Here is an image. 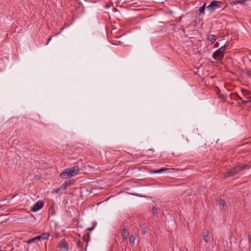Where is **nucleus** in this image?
Instances as JSON below:
<instances>
[{"mask_svg":"<svg viewBox=\"0 0 251 251\" xmlns=\"http://www.w3.org/2000/svg\"><path fill=\"white\" fill-rule=\"evenodd\" d=\"M141 229L142 233L143 234H146L147 232V227L145 225L140 226Z\"/></svg>","mask_w":251,"mask_h":251,"instance_id":"nucleus-17","label":"nucleus"},{"mask_svg":"<svg viewBox=\"0 0 251 251\" xmlns=\"http://www.w3.org/2000/svg\"><path fill=\"white\" fill-rule=\"evenodd\" d=\"M218 96L219 98H221L223 100H226V97L224 96L223 94H218Z\"/></svg>","mask_w":251,"mask_h":251,"instance_id":"nucleus-23","label":"nucleus"},{"mask_svg":"<svg viewBox=\"0 0 251 251\" xmlns=\"http://www.w3.org/2000/svg\"><path fill=\"white\" fill-rule=\"evenodd\" d=\"M92 225H93V227L94 228L96 226V225H97V222H95V221H94L92 223Z\"/></svg>","mask_w":251,"mask_h":251,"instance_id":"nucleus-29","label":"nucleus"},{"mask_svg":"<svg viewBox=\"0 0 251 251\" xmlns=\"http://www.w3.org/2000/svg\"><path fill=\"white\" fill-rule=\"evenodd\" d=\"M247 167L246 165H239L237 166L232 169H231L229 171L227 172L225 175V177H228L231 176H233V175L237 174L239 173L240 171L244 170L246 169Z\"/></svg>","mask_w":251,"mask_h":251,"instance_id":"nucleus-3","label":"nucleus"},{"mask_svg":"<svg viewBox=\"0 0 251 251\" xmlns=\"http://www.w3.org/2000/svg\"><path fill=\"white\" fill-rule=\"evenodd\" d=\"M247 100H248V103H251V97H248L247 98Z\"/></svg>","mask_w":251,"mask_h":251,"instance_id":"nucleus-28","label":"nucleus"},{"mask_svg":"<svg viewBox=\"0 0 251 251\" xmlns=\"http://www.w3.org/2000/svg\"><path fill=\"white\" fill-rule=\"evenodd\" d=\"M67 187H68L67 184H66L65 183V182H64V183H63V184H62V185L59 187V189H61V190H65V189L67 188Z\"/></svg>","mask_w":251,"mask_h":251,"instance_id":"nucleus-21","label":"nucleus"},{"mask_svg":"<svg viewBox=\"0 0 251 251\" xmlns=\"http://www.w3.org/2000/svg\"><path fill=\"white\" fill-rule=\"evenodd\" d=\"M207 39L213 44L216 40V36L212 34H208Z\"/></svg>","mask_w":251,"mask_h":251,"instance_id":"nucleus-12","label":"nucleus"},{"mask_svg":"<svg viewBox=\"0 0 251 251\" xmlns=\"http://www.w3.org/2000/svg\"><path fill=\"white\" fill-rule=\"evenodd\" d=\"M68 169L69 170L70 176H74L77 175L79 171V167L77 165H75L72 168H68Z\"/></svg>","mask_w":251,"mask_h":251,"instance_id":"nucleus-7","label":"nucleus"},{"mask_svg":"<svg viewBox=\"0 0 251 251\" xmlns=\"http://www.w3.org/2000/svg\"><path fill=\"white\" fill-rule=\"evenodd\" d=\"M94 228L92 226V227H89V228H87V230H89V231H91L93 230Z\"/></svg>","mask_w":251,"mask_h":251,"instance_id":"nucleus-31","label":"nucleus"},{"mask_svg":"<svg viewBox=\"0 0 251 251\" xmlns=\"http://www.w3.org/2000/svg\"><path fill=\"white\" fill-rule=\"evenodd\" d=\"M230 97L231 99L236 100L237 99L239 100H242V98L237 93H231Z\"/></svg>","mask_w":251,"mask_h":251,"instance_id":"nucleus-14","label":"nucleus"},{"mask_svg":"<svg viewBox=\"0 0 251 251\" xmlns=\"http://www.w3.org/2000/svg\"><path fill=\"white\" fill-rule=\"evenodd\" d=\"M226 49V46L224 45L217 50L212 54V57L215 60L221 61L224 58V54Z\"/></svg>","mask_w":251,"mask_h":251,"instance_id":"nucleus-1","label":"nucleus"},{"mask_svg":"<svg viewBox=\"0 0 251 251\" xmlns=\"http://www.w3.org/2000/svg\"><path fill=\"white\" fill-rule=\"evenodd\" d=\"M59 176L61 178L63 179H67L70 177H72L70 176L69 170L68 169H65L62 173H61Z\"/></svg>","mask_w":251,"mask_h":251,"instance_id":"nucleus-9","label":"nucleus"},{"mask_svg":"<svg viewBox=\"0 0 251 251\" xmlns=\"http://www.w3.org/2000/svg\"><path fill=\"white\" fill-rule=\"evenodd\" d=\"M44 202L42 201H39L36 202L31 207V210L33 212L37 211L41 209L44 206Z\"/></svg>","mask_w":251,"mask_h":251,"instance_id":"nucleus-6","label":"nucleus"},{"mask_svg":"<svg viewBox=\"0 0 251 251\" xmlns=\"http://www.w3.org/2000/svg\"><path fill=\"white\" fill-rule=\"evenodd\" d=\"M152 213L154 215H155L158 213L157 209L154 206L152 207Z\"/></svg>","mask_w":251,"mask_h":251,"instance_id":"nucleus-24","label":"nucleus"},{"mask_svg":"<svg viewBox=\"0 0 251 251\" xmlns=\"http://www.w3.org/2000/svg\"><path fill=\"white\" fill-rule=\"evenodd\" d=\"M60 190H61V189H59V188H58V189H56L55 190L56 193H58L59 191Z\"/></svg>","mask_w":251,"mask_h":251,"instance_id":"nucleus-33","label":"nucleus"},{"mask_svg":"<svg viewBox=\"0 0 251 251\" xmlns=\"http://www.w3.org/2000/svg\"><path fill=\"white\" fill-rule=\"evenodd\" d=\"M136 237L134 235L130 236L129 240V244L131 245H133L134 244L135 240Z\"/></svg>","mask_w":251,"mask_h":251,"instance_id":"nucleus-19","label":"nucleus"},{"mask_svg":"<svg viewBox=\"0 0 251 251\" xmlns=\"http://www.w3.org/2000/svg\"><path fill=\"white\" fill-rule=\"evenodd\" d=\"M83 241L85 242H86V245L85 246V247L84 248V251H87V247L88 246V243L90 241V233H87L85 234H84L82 237Z\"/></svg>","mask_w":251,"mask_h":251,"instance_id":"nucleus-8","label":"nucleus"},{"mask_svg":"<svg viewBox=\"0 0 251 251\" xmlns=\"http://www.w3.org/2000/svg\"><path fill=\"white\" fill-rule=\"evenodd\" d=\"M64 27H62V28H61L60 30V31H59L57 33H56L55 35H53V36H50V37L48 39V41H47V43L46 45H48V43H49V42L51 40V38H52V37L53 36H57V35H58L60 34L61 33V32L63 31V30L64 29Z\"/></svg>","mask_w":251,"mask_h":251,"instance_id":"nucleus-18","label":"nucleus"},{"mask_svg":"<svg viewBox=\"0 0 251 251\" xmlns=\"http://www.w3.org/2000/svg\"><path fill=\"white\" fill-rule=\"evenodd\" d=\"M215 47H218L219 46V43L218 42H216L215 44V45H214Z\"/></svg>","mask_w":251,"mask_h":251,"instance_id":"nucleus-32","label":"nucleus"},{"mask_svg":"<svg viewBox=\"0 0 251 251\" xmlns=\"http://www.w3.org/2000/svg\"><path fill=\"white\" fill-rule=\"evenodd\" d=\"M244 91H246V92H247V94H248V95H249V94H250L251 93L250 92H249V91H246L245 90H244V89H242V92H243Z\"/></svg>","mask_w":251,"mask_h":251,"instance_id":"nucleus-30","label":"nucleus"},{"mask_svg":"<svg viewBox=\"0 0 251 251\" xmlns=\"http://www.w3.org/2000/svg\"><path fill=\"white\" fill-rule=\"evenodd\" d=\"M62 251H69V244L65 239L61 240L57 245Z\"/></svg>","mask_w":251,"mask_h":251,"instance_id":"nucleus-5","label":"nucleus"},{"mask_svg":"<svg viewBox=\"0 0 251 251\" xmlns=\"http://www.w3.org/2000/svg\"><path fill=\"white\" fill-rule=\"evenodd\" d=\"M219 205L221 209H225L226 207V203L224 200L220 199L219 201Z\"/></svg>","mask_w":251,"mask_h":251,"instance_id":"nucleus-15","label":"nucleus"},{"mask_svg":"<svg viewBox=\"0 0 251 251\" xmlns=\"http://www.w3.org/2000/svg\"><path fill=\"white\" fill-rule=\"evenodd\" d=\"M208 236L209 232L208 230H204L202 231V237L205 242L207 243L208 242Z\"/></svg>","mask_w":251,"mask_h":251,"instance_id":"nucleus-10","label":"nucleus"},{"mask_svg":"<svg viewBox=\"0 0 251 251\" xmlns=\"http://www.w3.org/2000/svg\"><path fill=\"white\" fill-rule=\"evenodd\" d=\"M76 246L78 248H80V250L79 251H84V250H83V242H82L80 241H78L77 242Z\"/></svg>","mask_w":251,"mask_h":251,"instance_id":"nucleus-16","label":"nucleus"},{"mask_svg":"<svg viewBox=\"0 0 251 251\" xmlns=\"http://www.w3.org/2000/svg\"><path fill=\"white\" fill-rule=\"evenodd\" d=\"M128 234L129 232L126 229L124 228L121 231V234L122 235L123 238L124 240L127 239Z\"/></svg>","mask_w":251,"mask_h":251,"instance_id":"nucleus-13","label":"nucleus"},{"mask_svg":"<svg viewBox=\"0 0 251 251\" xmlns=\"http://www.w3.org/2000/svg\"><path fill=\"white\" fill-rule=\"evenodd\" d=\"M50 236V235L48 233H43L41 235L35 237L31 239H29L27 241V243L28 244L32 243L35 242L36 240H41L44 239H48Z\"/></svg>","mask_w":251,"mask_h":251,"instance_id":"nucleus-4","label":"nucleus"},{"mask_svg":"<svg viewBox=\"0 0 251 251\" xmlns=\"http://www.w3.org/2000/svg\"><path fill=\"white\" fill-rule=\"evenodd\" d=\"M206 3H204L202 6H201L200 8V9H199V11H200V12L201 13H204V10H205V7H206Z\"/></svg>","mask_w":251,"mask_h":251,"instance_id":"nucleus-20","label":"nucleus"},{"mask_svg":"<svg viewBox=\"0 0 251 251\" xmlns=\"http://www.w3.org/2000/svg\"><path fill=\"white\" fill-rule=\"evenodd\" d=\"M222 6L223 3L221 1L213 0L211 2L206 8L210 13H212L216 10L221 8Z\"/></svg>","mask_w":251,"mask_h":251,"instance_id":"nucleus-2","label":"nucleus"},{"mask_svg":"<svg viewBox=\"0 0 251 251\" xmlns=\"http://www.w3.org/2000/svg\"><path fill=\"white\" fill-rule=\"evenodd\" d=\"M65 182L66 184H67V186H68L70 185L71 184H73L74 183V181H71L70 180H67Z\"/></svg>","mask_w":251,"mask_h":251,"instance_id":"nucleus-26","label":"nucleus"},{"mask_svg":"<svg viewBox=\"0 0 251 251\" xmlns=\"http://www.w3.org/2000/svg\"><path fill=\"white\" fill-rule=\"evenodd\" d=\"M245 73L248 75L250 77H251V71L250 70H245Z\"/></svg>","mask_w":251,"mask_h":251,"instance_id":"nucleus-25","label":"nucleus"},{"mask_svg":"<svg viewBox=\"0 0 251 251\" xmlns=\"http://www.w3.org/2000/svg\"><path fill=\"white\" fill-rule=\"evenodd\" d=\"M247 0H235L234 2V4L236 3H243L244 1H246Z\"/></svg>","mask_w":251,"mask_h":251,"instance_id":"nucleus-22","label":"nucleus"},{"mask_svg":"<svg viewBox=\"0 0 251 251\" xmlns=\"http://www.w3.org/2000/svg\"><path fill=\"white\" fill-rule=\"evenodd\" d=\"M169 170V169H168V168H166V169L161 168V169H160L158 170H152L151 171V173H153V174H159V173H162L168 172Z\"/></svg>","mask_w":251,"mask_h":251,"instance_id":"nucleus-11","label":"nucleus"},{"mask_svg":"<svg viewBox=\"0 0 251 251\" xmlns=\"http://www.w3.org/2000/svg\"><path fill=\"white\" fill-rule=\"evenodd\" d=\"M242 100V104H246L248 103V100Z\"/></svg>","mask_w":251,"mask_h":251,"instance_id":"nucleus-27","label":"nucleus"}]
</instances>
